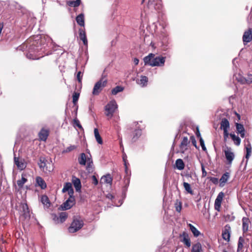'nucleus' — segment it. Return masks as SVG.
<instances>
[{
    "label": "nucleus",
    "instance_id": "f257e3e1",
    "mask_svg": "<svg viewBox=\"0 0 252 252\" xmlns=\"http://www.w3.org/2000/svg\"><path fill=\"white\" fill-rule=\"evenodd\" d=\"M27 42L29 44L27 57L30 59L38 60L45 55L51 54L52 39L47 36L36 35L31 37Z\"/></svg>",
    "mask_w": 252,
    "mask_h": 252
},
{
    "label": "nucleus",
    "instance_id": "f03ea898",
    "mask_svg": "<svg viewBox=\"0 0 252 252\" xmlns=\"http://www.w3.org/2000/svg\"><path fill=\"white\" fill-rule=\"evenodd\" d=\"M107 84V80L104 79L103 77H102L95 84L92 92L93 94L94 95H98L103 89L106 86Z\"/></svg>",
    "mask_w": 252,
    "mask_h": 252
},
{
    "label": "nucleus",
    "instance_id": "7ed1b4c3",
    "mask_svg": "<svg viewBox=\"0 0 252 252\" xmlns=\"http://www.w3.org/2000/svg\"><path fill=\"white\" fill-rule=\"evenodd\" d=\"M83 221L80 218H74L70 226L68 228L70 233H74L80 230L83 226Z\"/></svg>",
    "mask_w": 252,
    "mask_h": 252
},
{
    "label": "nucleus",
    "instance_id": "20e7f679",
    "mask_svg": "<svg viewBox=\"0 0 252 252\" xmlns=\"http://www.w3.org/2000/svg\"><path fill=\"white\" fill-rule=\"evenodd\" d=\"M118 108V105L115 100L110 101L105 106V115L109 118H111L116 110Z\"/></svg>",
    "mask_w": 252,
    "mask_h": 252
},
{
    "label": "nucleus",
    "instance_id": "39448f33",
    "mask_svg": "<svg viewBox=\"0 0 252 252\" xmlns=\"http://www.w3.org/2000/svg\"><path fill=\"white\" fill-rule=\"evenodd\" d=\"M20 214L21 219L29 220L30 219V211L27 203H24L20 204Z\"/></svg>",
    "mask_w": 252,
    "mask_h": 252
},
{
    "label": "nucleus",
    "instance_id": "423d86ee",
    "mask_svg": "<svg viewBox=\"0 0 252 252\" xmlns=\"http://www.w3.org/2000/svg\"><path fill=\"white\" fill-rule=\"evenodd\" d=\"M68 216L66 212H63L59 213V215L56 214H52V217L53 220L56 223H62L64 222Z\"/></svg>",
    "mask_w": 252,
    "mask_h": 252
},
{
    "label": "nucleus",
    "instance_id": "0eeeda50",
    "mask_svg": "<svg viewBox=\"0 0 252 252\" xmlns=\"http://www.w3.org/2000/svg\"><path fill=\"white\" fill-rule=\"evenodd\" d=\"M75 204V199L74 195L69 196L68 198L62 205L63 210L70 209Z\"/></svg>",
    "mask_w": 252,
    "mask_h": 252
},
{
    "label": "nucleus",
    "instance_id": "6e6552de",
    "mask_svg": "<svg viewBox=\"0 0 252 252\" xmlns=\"http://www.w3.org/2000/svg\"><path fill=\"white\" fill-rule=\"evenodd\" d=\"M165 62V57L162 56H158L154 58L152 60L151 66H162L164 65Z\"/></svg>",
    "mask_w": 252,
    "mask_h": 252
},
{
    "label": "nucleus",
    "instance_id": "1a4fd4ad",
    "mask_svg": "<svg viewBox=\"0 0 252 252\" xmlns=\"http://www.w3.org/2000/svg\"><path fill=\"white\" fill-rule=\"evenodd\" d=\"M15 164L17 166L18 169L23 170L26 168L27 163L23 158L16 157L14 158Z\"/></svg>",
    "mask_w": 252,
    "mask_h": 252
},
{
    "label": "nucleus",
    "instance_id": "9d476101",
    "mask_svg": "<svg viewBox=\"0 0 252 252\" xmlns=\"http://www.w3.org/2000/svg\"><path fill=\"white\" fill-rule=\"evenodd\" d=\"M181 238V241L188 248H189L191 246V242L188 233L185 231L183 232L180 235Z\"/></svg>",
    "mask_w": 252,
    "mask_h": 252
},
{
    "label": "nucleus",
    "instance_id": "9b49d317",
    "mask_svg": "<svg viewBox=\"0 0 252 252\" xmlns=\"http://www.w3.org/2000/svg\"><path fill=\"white\" fill-rule=\"evenodd\" d=\"M252 40V29L249 28L246 31L243 35V41L244 44L251 42Z\"/></svg>",
    "mask_w": 252,
    "mask_h": 252
},
{
    "label": "nucleus",
    "instance_id": "f8f14e48",
    "mask_svg": "<svg viewBox=\"0 0 252 252\" xmlns=\"http://www.w3.org/2000/svg\"><path fill=\"white\" fill-rule=\"evenodd\" d=\"M224 196V193L222 192H220L218 195L215 201L214 207L215 210L218 211H220L221 202Z\"/></svg>",
    "mask_w": 252,
    "mask_h": 252
},
{
    "label": "nucleus",
    "instance_id": "ddd939ff",
    "mask_svg": "<svg viewBox=\"0 0 252 252\" xmlns=\"http://www.w3.org/2000/svg\"><path fill=\"white\" fill-rule=\"evenodd\" d=\"M224 152L226 159L228 161V163L231 164L234 158V154L232 152H231V148H227V150H225Z\"/></svg>",
    "mask_w": 252,
    "mask_h": 252
},
{
    "label": "nucleus",
    "instance_id": "4468645a",
    "mask_svg": "<svg viewBox=\"0 0 252 252\" xmlns=\"http://www.w3.org/2000/svg\"><path fill=\"white\" fill-rule=\"evenodd\" d=\"M67 191L69 196L74 195V190L72 187V184L69 182L65 183L62 189L63 193Z\"/></svg>",
    "mask_w": 252,
    "mask_h": 252
},
{
    "label": "nucleus",
    "instance_id": "2eb2a0df",
    "mask_svg": "<svg viewBox=\"0 0 252 252\" xmlns=\"http://www.w3.org/2000/svg\"><path fill=\"white\" fill-rule=\"evenodd\" d=\"M231 229L228 225H226L224 229L222 231V236L224 240L228 242L230 240Z\"/></svg>",
    "mask_w": 252,
    "mask_h": 252
},
{
    "label": "nucleus",
    "instance_id": "dca6fc26",
    "mask_svg": "<svg viewBox=\"0 0 252 252\" xmlns=\"http://www.w3.org/2000/svg\"><path fill=\"white\" fill-rule=\"evenodd\" d=\"M72 183L73 184L76 191H80L81 189V184L80 180L75 176H72Z\"/></svg>",
    "mask_w": 252,
    "mask_h": 252
},
{
    "label": "nucleus",
    "instance_id": "f3484780",
    "mask_svg": "<svg viewBox=\"0 0 252 252\" xmlns=\"http://www.w3.org/2000/svg\"><path fill=\"white\" fill-rule=\"evenodd\" d=\"M235 126L237 133L239 134L242 138H244L245 135V130L244 126L240 123H236Z\"/></svg>",
    "mask_w": 252,
    "mask_h": 252
},
{
    "label": "nucleus",
    "instance_id": "a211bd4d",
    "mask_svg": "<svg viewBox=\"0 0 252 252\" xmlns=\"http://www.w3.org/2000/svg\"><path fill=\"white\" fill-rule=\"evenodd\" d=\"M49 135V130L42 128L38 133L39 138L40 140L45 141Z\"/></svg>",
    "mask_w": 252,
    "mask_h": 252
},
{
    "label": "nucleus",
    "instance_id": "6ab92c4d",
    "mask_svg": "<svg viewBox=\"0 0 252 252\" xmlns=\"http://www.w3.org/2000/svg\"><path fill=\"white\" fill-rule=\"evenodd\" d=\"M79 35L80 40H81L84 45H88V40L86 34V32L84 30L80 29L79 30Z\"/></svg>",
    "mask_w": 252,
    "mask_h": 252
},
{
    "label": "nucleus",
    "instance_id": "aec40b11",
    "mask_svg": "<svg viewBox=\"0 0 252 252\" xmlns=\"http://www.w3.org/2000/svg\"><path fill=\"white\" fill-rule=\"evenodd\" d=\"M188 143L187 137H184L180 145L181 153H184L187 150Z\"/></svg>",
    "mask_w": 252,
    "mask_h": 252
},
{
    "label": "nucleus",
    "instance_id": "412c9836",
    "mask_svg": "<svg viewBox=\"0 0 252 252\" xmlns=\"http://www.w3.org/2000/svg\"><path fill=\"white\" fill-rule=\"evenodd\" d=\"M242 227L244 232H246L248 231L249 226L251 221L248 218L243 217L242 219Z\"/></svg>",
    "mask_w": 252,
    "mask_h": 252
},
{
    "label": "nucleus",
    "instance_id": "4be33fe9",
    "mask_svg": "<svg viewBox=\"0 0 252 252\" xmlns=\"http://www.w3.org/2000/svg\"><path fill=\"white\" fill-rule=\"evenodd\" d=\"M155 56L154 54L150 53L148 56L145 57L143 59L145 65L151 66V64L152 63V60L154 59Z\"/></svg>",
    "mask_w": 252,
    "mask_h": 252
},
{
    "label": "nucleus",
    "instance_id": "5701e85b",
    "mask_svg": "<svg viewBox=\"0 0 252 252\" xmlns=\"http://www.w3.org/2000/svg\"><path fill=\"white\" fill-rule=\"evenodd\" d=\"M229 178V174L228 172L224 173L220 179V186L222 187L226 183Z\"/></svg>",
    "mask_w": 252,
    "mask_h": 252
},
{
    "label": "nucleus",
    "instance_id": "b1692460",
    "mask_svg": "<svg viewBox=\"0 0 252 252\" xmlns=\"http://www.w3.org/2000/svg\"><path fill=\"white\" fill-rule=\"evenodd\" d=\"M220 124V128L222 130L228 129L230 127L229 122L226 118H222Z\"/></svg>",
    "mask_w": 252,
    "mask_h": 252
},
{
    "label": "nucleus",
    "instance_id": "393cba45",
    "mask_svg": "<svg viewBox=\"0 0 252 252\" xmlns=\"http://www.w3.org/2000/svg\"><path fill=\"white\" fill-rule=\"evenodd\" d=\"M148 81V78L146 76H141L140 79L137 80V83L142 87H145L147 85Z\"/></svg>",
    "mask_w": 252,
    "mask_h": 252
},
{
    "label": "nucleus",
    "instance_id": "a878e982",
    "mask_svg": "<svg viewBox=\"0 0 252 252\" xmlns=\"http://www.w3.org/2000/svg\"><path fill=\"white\" fill-rule=\"evenodd\" d=\"M76 22L79 26L84 27V15L83 13H81L78 15L76 18Z\"/></svg>",
    "mask_w": 252,
    "mask_h": 252
},
{
    "label": "nucleus",
    "instance_id": "bb28decb",
    "mask_svg": "<svg viewBox=\"0 0 252 252\" xmlns=\"http://www.w3.org/2000/svg\"><path fill=\"white\" fill-rule=\"evenodd\" d=\"M36 181L37 185L40 187L42 189H45L47 186L44 180L40 177H37L36 178Z\"/></svg>",
    "mask_w": 252,
    "mask_h": 252
},
{
    "label": "nucleus",
    "instance_id": "cd10ccee",
    "mask_svg": "<svg viewBox=\"0 0 252 252\" xmlns=\"http://www.w3.org/2000/svg\"><path fill=\"white\" fill-rule=\"evenodd\" d=\"M102 181H104V183L111 185L112 183V178L111 177L110 174H108L102 177L101 179V182H102Z\"/></svg>",
    "mask_w": 252,
    "mask_h": 252
},
{
    "label": "nucleus",
    "instance_id": "c85d7f7f",
    "mask_svg": "<svg viewBox=\"0 0 252 252\" xmlns=\"http://www.w3.org/2000/svg\"><path fill=\"white\" fill-rule=\"evenodd\" d=\"M202 246L199 242L193 244L192 247L191 252H201Z\"/></svg>",
    "mask_w": 252,
    "mask_h": 252
},
{
    "label": "nucleus",
    "instance_id": "c756f323",
    "mask_svg": "<svg viewBox=\"0 0 252 252\" xmlns=\"http://www.w3.org/2000/svg\"><path fill=\"white\" fill-rule=\"evenodd\" d=\"M78 162L82 165H85L87 162V157L85 153H81L78 158Z\"/></svg>",
    "mask_w": 252,
    "mask_h": 252
},
{
    "label": "nucleus",
    "instance_id": "7c9ffc66",
    "mask_svg": "<svg viewBox=\"0 0 252 252\" xmlns=\"http://www.w3.org/2000/svg\"><path fill=\"white\" fill-rule=\"evenodd\" d=\"M94 134L97 143L99 144H102L103 143V141L99 133L98 130L96 128H95L94 129Z\"/></svg>",
    "mask_w": 252,
    "mask_h": 252
},
{
    "label": "nucleus",
    "instance_id": "2f4dec72",
    "mask_svg": "<svg viewBox=\"0 0 252 252\" xmlns=\"http://www.w3.org/2000/svg\"><path fill=\"white\" fill-rule=\"evenodd\" d=\"M176 168L180 170H183L185 167V164L182 159L179 158L176 160L175 162Z\"/></svg>",
    "mask_w": 252,
    "mask_h": 252
},
{
    "label": "nucleus",
    "instance_id": "473e14b6",
    "mask_svg": "<svg viewBox=\"0 0 252 252\" xmlns=\"http://www.w3.org/2000/svg\"><path fill=\"white\" fill-rule=\"evenodd\" d=\"M25 175L22 174L21 180H19L17 181V185L19 189H22L25 183L27 182V179L25 178Z\"/></svg>",
    "mask_w": 252,
    "mask_h": 252
},
{
    "label": "nucleus",
    "instance_id": "72a5a7b5",
    "mask_svg": "<svg viewBox=\"0 0 252 252\" xmlns=\"http://www.w3.org/2000/svg\"><path fill=\"white\" fill-rule=\"evenodd\" d=\"M41 201L47 207H49L50 206V202L47 195H42L41 197Z\"/></svg>",
    "mask_w": 252,
    "mask_h": 252
},
{
    "label": "nucleus",
    "instance_id": "f704fd0d",
    "mask_svg": "<svg viewBox=\"0 0 252 252\" xmlns=\"http://www.w3.org/2000/svg\"><path fill=\"white\" fill-rule=\"evenodd\" d=\"M189 229L193 233L194 237H198L200 234V232L198 230V229L192 224H189Z\"/></svg>",
    "mask_w": 252,
    "mask_h": 252
},
{
    "label": "nucleus",
    "instance_id": "c9c22d12",
    "mask_svg": "<svg viewBox=\"0 0 252 252\" xmlns=\"http://www.w3.org/2000/svg\"><path fill=\"white\" fill-rule=\"evenodd\" d=\"M229 135L232 140L234 141L235 144L237 146H239L241 143V139L238 136H236L234 133H231Z\"/></svg>",
    "mask_w": 252,
    "mask_h": 252
},
{
    "label": "nucleus",
    "instance_id": "e433bc0d",
    "mask_svg": "<svg viewBox=\"0 0 252 252\" xmlns=\"http://www.w3.org/2000/svg\"><path fill=\"white\" fill-rule=\"evenodd\" d=\"M124 90V87L121 86H117L112 90L111 93L113 95H116L118 93L123 92Z\"/></svg>",
    "mask_w": 252,
    "mask_h": 252
},
{
    "label": "nucleus",
    "instance_id": "4c0bfd02",
    "mask_svg": "<svg viewBox=\"0 0 252 252\" xmlns=\"http://www.w3.org/2000/svg\"><path fill=\"white\" fill-rule=\"evenodd\" d=\"M246 158H247V162L248 161V159L250 158L251 153H252V147L251 144L249 143L248 145L246 146Z\"/></svg>",
    "mask_w": 252,
    "mask_h": 252
},
{
    "label": "nucleus",
    "instance_id": "58836bf2",
    "mask_svg": "<svg viewBox=\"0 0 252 252\" xmlns=\"http://www.w3.org/2000/svg\"><path fill=\"white\" fill-rule=\"evenodd\" d=\"M244 243V239L242 237H240L238 240L237 252L241 251L243 247V244Z\"/></svg>",
    "mask_w": 252,
    "mask_h": 252
},
{
    "label": "nucleus",
    "instance_id": "ea45409f",
    "mask_svg": "<svg viewBox=\"0 0 252 252\" xmlns=\"http://www.w3.org/2000/svg\"><path fill=\"white\" fill-rule=\"evenodd\" d=\"M125 172H126V176L125 177V180H127V182L129 183L130 179V176L131 174V172L128 169V167L127 164L125 165Z\"/></svg>",
    "mask_w": 252,
    "mask_h": 252
},
{
    "label": "nucleus",
    "instance_id": "a19ab883",
    "mask_svg": "<svg viewBox=\"0 0 252 252\" xmlns=\"http://www.w3.org/2000/svg\"><path fill=\"white\" fill-rule=\"evenodd\" d=\"M183 186H184V187L185 190L188 193H189L191 194H193V191L191 189V187H190V185L189 184L186 183V182H184Z\"/></svg>",
    "mask_w": 252,
    "mask_h": 252
},
{
    "label": "nucleus",
    "instance_id": "79ce46f5",
    "mask_svg": "<svg viewBox=\"0 0 252 252\" xmlns=\"http://www.w3.org/2000/svg\"><path fill=\"white\" fill-rule=\"evenodd\" d=\"M77 148V146L76 145H70L68 147H67L65 149L63 150L62 152L63 154L69 153L75 150Z\"/></svg>",
    "mask_w": 252,
    "mask_h": 252
},
{
    "label": "nucleus",
    "instance_id": "37998d69",
    "mask_svg": "<svg viewBox=\"0 0 252 252\" xmlns=\"http://www.w3.org/2000/svg\"><path fill=\"white\" fill-rule=\"evenodd\" d=\"M237 80L240 82V83L242 84H247V81L246 77H244L241 75L240 74H238V76L236 77Z\"/></svg>",
    "mask_w": 252,
    "mask_h": 252
},
{
    "label": "nucleus",
    "instance_id": "c03bdc74",
    "mask_svg": "<svg viewBox=\"0 0 252 252\" xmlns=\"http://www.w3.org/2000/svg\"><path fill=\"white\" fill-rule=\"evenodd\" d=\"M141 129H136L134 132V135L132 138L133 141H135L141 135Z\"/></svg>",
    "mask_w": 252,
    "mask_h": 252
},
{
    "label": "nucleus",
    "instance_id": "a18cd8bd",
    "mask_svg": "<svg viewBox=\"0 0 252 252\" xmlns=\"http://www.w3.org/2000/svg\"><path fill=\"white\" fill-rule=\"evenodd\" d=\"M80 94L77 92H74L73 94L72 97H73V103L74 105H75L77 102L78 100Z\"/></svg>",
    "mask_w": 252,
    "mask_h": 252
},
{
    "label": "nucleus",
    "instance_id": "49530a36",
    "mask_svg": "<svg viewBox=\"0 0 252 252\" xmlns=\"http://www.w3.org/2000/svg\"><path fill=\"white\" fill-rule=\"evenodd\" d=\"M86 170L89 173H93L94 170V164L93 163H88L86 167Z\"/></svg>",
    "mask_w": 252,
    "mask_h": 252
},
{
    "label": "nucleus",
    "instance_id": "de8ad7c7",
    "mask_svg": "<svg viewBox=\"0 0 252 252\" xmlns=\"http://www.w3.org/2000/svg\"><path fill=\"white\" fill-rule=\"evenodd\" d=\"M67 4L70 6H73L74 7H77L80 5L78 0L75 1H69L67 2Z\"/></svg>",
    "mask_w": 252,
    "mask_h": 252
},
{
    "label": "nucleus",
    "instance_id": "09e8293b",
    "mask_svg": "<svg viewBox=\"0 0 252 252\" xmlns=\"http://www.w3.org/2000/svg\"><path fill=\"white\" fill-rule=\"evenodd\" d=\"M176 210L177 212L180 213L182 209V203L181 201H176L175 203Z\"/></svg>",
    "mask_w": 252,
    "mask_h": 252
},
{
    "label": "nucleus",
    "instance_id": "8fccbe9b",
    "mask_svg": "<svg viewBox=\"0 0 252 252\" xmlns=\"http://www.w3.org/2000/svg\"><path fill=\"white\" fill-rule=\"evenodd\" d=\"M208 179H209V180L214 184L216 185L218 183V179L217 178L213 177H208Z\"/></svg>",
    "mask_w": 252,
    "mask_h": 252
},
{
    "label": "nucleus",
    "instance_id": "3c124183",
    "mask_svg": "<svg viewBox=\"0 0 252 252\" xmlns=\"http://www.w3.org/2000/svg\"><path fill=\"white\" fill-rule=\"evenodd\" d=\"M199 141H200V145H201V146L202 147V150L204 151H206L207 150V149H206V148L205 147L204 140H203V139H202V137L200 138Z\"/></svg>",
    "mask_w": 252,
    "mask_h": 252
},
{
    "label": "nucleus",
    "instance_id": "603ef678",
    "mask_svg": "<svg viewBox=\"0 0 252 252\" xmlns=\"http://www.w3.org/2000/svg\"><path fill=\"white\" fill-rule=\"evenodd\" d=\"M201 170H202V177H205L207 175V172L205 170V166L203 163L201 164Z\"/></svg>",
    "mask_w": 252,
    "mask_h": 252
},
{
    "label": "nucleus",
    "instance_id": "864d4df0",
    "mask_svg": "<svg viewBox=\"0 0 252 252\" xmlns=\"http://www.w3.org/2000/svg\"><path fill=\"white\" fill-rule=\"evenodd\" d=\"M246 78L247 81V84H250L252 83V74L248 75Z\"/></svg>",
    "mask_w": 252,
    "mask_h": 252
},
{
    "label": "nucleus",
    "instance_id": "5fc2aeb1",
    "mask_svg": "<svg viewBox=\"0 0 252 252\" xmlns=\"http://www.w3.org/2000/svg\"><path fill=\"white\" fill-rule=\"evenodd\" d=\"M82 73L81 71H79L77 73V79L79 82H81L82 77Z\"/></svg>",
    "mask_w": 252,
    "mask_h": 252
},
{
    "label": "nucleus",
    "instance_id": "6e6d98bb",
    "mask_svg": "<svg viewBox=\"0 0 252 252\" xmlns=\"http://www.w3.org/2000/svg\"><path fill=\"white\" fill-rule=\"evenodd\" d=\"M74 124L77 127H78L80 129H83V127L81 124H80V122L77 119H74Z\"/></svg>",
    "mask_w": 252,
    "mask_h": 252
},
{
    "label": "nucleus",
    "instance_id": "4d7b16f0",
    "mask_svg": "<svg viewBox=\"0 0 252 252\" xmlns=\"http://www.w3.org/2000/svg\"><path fill=\"white\" fill-rule=\"evenodd\" d=\"M223 130V136L224 139H226L228 136V129Z\"/></svg>",
    "mask_w": 252,
    "mask_h": 252
},
{
    "label": "nucleus",
    "instance_id": "13d9d810",
    "mask_svg": "<svg viewBox=\"0 0 252 252\" xmlns=\"http://www.w3.org/2000/svg\"><path fill=\"white\" fill-rule=\"evenodd\" d=\"M92 179H93V183L94 185H96L98 184V180H97L96 177L94 175H93L92 176Z\"/></svg>",
    "mask_w": 252,
    "mask_h": 252
},
{
    "label": "nucleus",
    "instance_id": "bf43d9fd",
    "mask_svg": "<svg viewBox=\"0 0 252 252\" xmlns=\"http://www.w3.org/2000/svg\"><path fill=\"white\" fill-rule=\"evenodd\" d=\"M87 163H93V159L92 158V157H91V155L90 154V157H87Z\"/></svg>",
    "mask_w": 252,
    "mask_h": 252
},
{
    "label": "nucleus",
    "instance_id": "052dcab7",
    "mask_svg": "<svg viewBox=\"0 0 252 252\" xmlns=\"http://www.w3.org/2000/svg\"><path fill=\"white\" fill-rule=\"evenodd\" d=\"M106 197L111 200H113V199H114V196H113V194H111V193H108L106 195Z\"/></svg>",
    "mask_w": 252,
    "mask_h": 252
},
{
    "label": "nucleus",
    "instance_id": "680f3d73",
    "mask_svg": "<svg viewBox=\"0 0 252 252\" xmlns=\"http://www.w3.org/2000/svg\"><path fill=\"white\" fill-rule=\"evenodd\" d=\"M191 142H192L193 145H194L196 148H197L196 142V140H195V138L193 137H191Z\"/></svg>",
    "mask_w": 252,
    "mask_h": 252
},
{
    "label": "nucleus",
    "instance_id": "e2e57ef3",
    "mask_svg": "<svg viewBox=\"0 0 252 252\" xmlns=\"http://www.w3.org/2000/svg\"><path fill=\"white\" fill-rule=\"evenodd\" d=\"M133 63L135 65H137L139 63V60L135 58L133 59Z\"/></svg>",
    "mask_w": 252,
    "mask_h": 252
},
{
    "label": "nucleus",
    "instance_id": "0e129e2a",
    "mask_svg": "<svg viewBox=\"0 0 252 252\" xmlns=\"http://www.w3.org/2000/svg\"><path fill=\"white\" fill-rule=\"evenodd\" d=\"M123 161H124V165L127 164L126 159V155L125 156L123 155Z\"/></svg>",
    "mask_w": 252,
    "mask_h": 252
},
{
    "label": "nucleus",
    "instance_id": "69168bd1",
    "mask_svg": "<svg viewBox=\"0 0 252 252\" xmlns=\"http://www.w3.org/2000/svg\"><path fill=\"white\" fill-rule=\"evenodd\" d=\"M196 135L197 137H200V138L201 137L200 133V132H199V129L198 128H197V132L196 133Z\"/></svg>",
    "mask_w": 252,
    "mask_h": 252
},
{
    "label": "nucleus",
    "instance_id": "338daca9",
    "mask_svg": "<svg viewBox=\"0 0 252 252\" xmlns=\"http://www.w3.org/2000/svg\"><path fill=\"white\" fill-rule=\"evenodd\" d=\"M220 251L221 252H228L224 248H220Z\"/></svg>",
    "mask_w": 252,
    "mask_h": 252
},
{
    "label": "nucleus",
    "instance_id": "774afa93",
    "mask_svg": "<svg viewBox=\"0 0 252 252\" xmlns=\"http://www.w3.org/2000/svg\"><path fill=\"white\" fill-rule=\"evenodd\" d=\"M153 5V1H152V0H149V2H148V5L149 6H151Z\"/></svg>",
    "mask_w": 252,
    "mask_h": 252
}]
</instances>
